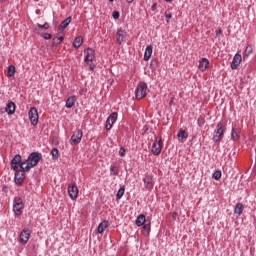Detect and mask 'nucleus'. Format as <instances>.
<instances>
[{
  "label": "nucleus",
  "instance_id": "1",
  "mask_svg": "<svg viewBox=\"0 0 256 256\" xmlns=\"http://www.w3.org/2000/svg\"><path fill=\"white\" fill-rule=\"evenodd\" d=\"M11 169L15 171L14 181L16 185H22L23 181H25V165H27V162H23V158H21V155L16 154L14 158L10 162Z\"/></svg>",
  "mask_w": 256,
  "mask_h": 256
},
{
  "label": "nucleus",
  "instance_id": "2",
  "mask_svg": "<svg viewBox=\"0 0 256 256\" xmlns=\"http://www.w3.org/2000/svg\"><path fill=\"white\" fill-rule=\"evenodd\" d=\"M43 159V155L39 152H32L27 160L24 162L26 163L24 166V171H31L32 167H35L39 164V162Z\"/></svg>",
  "mask_w": 256,
  "mask_h": 256
},
{
  "label": "nucleus",
  "instance_id": "3",
  "mask_svg": "<svg viewBox=\"0 0 256 256\" xmlns=\"http://www.w3.org/2000/svg\"><path fill=\"white\" fill-rule=\"evenodd\" d=\"M137 227H143L144 237H149L151 233V220H147L145 214H140L136 219Z\"/></svg>",
  "mask_w": 256,
  "mask_h": 256
},
{
  "label": "nucleus",
  "instance_id": "4",
  "mask_svg": "<svg viewBox=\"0 0 256 256\" xmlns=\"http://www.w3.org/2000/svg\"><path fill=\"white\" fill-rule=\"evenodd\" d=\"M147 96V83L140 82L135 90V97L138 101H141L144 97Z\"/></svg>",
  "mask_w": 256,
  "mask_h": 256
},
{
  "label": "nucleus",
  "instance_id": "5",
  "mask_svg": "<svg viewBox=\"0 0 256 256\" xmlns=\"http://www.w3.org/2000/svg\"><path fill=\"white\" fill-rule=\"evenodd\" d=\"M224 133H225V128L223 126V123L220 122L216 126V130L213 135V141L215 143H219V141H221V139H223Z\"/></svg>",
  "mask_w": 256,
  "mask_h": 256
},
{
  "label": "nucleus",
  "instance_id": "6",
  "mask_svg": "<svg viewBox=\"0 0 256 256\" xmlns=\"http://www.w3.org/2000/svg\"><path fill=\"white\" fill-rule=\"evenodd\" d=\"M24 207L25 206L23 205V200L21 199V197H15L13 204V211L15 215H21L23 213Z\"/></svg>",
  "mask_w": 256,
  "mask_h": 256
},
{
  "label": "nucleus",
  "instance_id": "7",
  "mask_svg": "<svg viewBox=\"0 0 256 256\" xmlns=\"http://www.w3.org/2000/svg\"><path fill=\"white\" fill-rule=\"evenodd\" d=\"M163 149V139L160 137L158 140L155 138V142L152 144L151 152L153 155H161Z\"/></svg>",
  "mask_w": 256,
  "mask_h": 256
},
{
  "label": "nucleus",
  "instance_id": "8",
  "mask_svg": "<svg viewBox=\"0 0 256 256\" xmlns=\"http://www.w3.org/2000/svg\"><path fill=\"white\" fill-rule=\"evenodd\" d=\"M28 115H29L30 123L32 125L35 126L39 123V112H37V108L32 107L29 110Z\"/></svg>",
  "mask_w": 256,
  "mask_h": 256
},
{
  "label": "nucleus",
  "instance_id": "9",
  "mask_svg": "<svg viewBox=\"0 0 256 256\" xmlns=\"http://www.w3.org/2000/svg\"><path fill=\"white\" fill-rule=\"evenodd\" d=\"M81 139H83V131L78 129L71 136L70 144L71 145H79V143H81Z\"/></svg>",
  "mask_w": 256,
  "mask_h": 256
},
{
  "label": "nucleus",
  "instance_id": "10",
  "mask_svg": "<svg viewBox=\"0 0 256 256\" xmlns=\"http://www.w3.org/2000/svg\"><path fill=\"white\" fill-rule=\"evenodd\" d=\"M29 237H31V231L28 228H24L19 237V241L22 245H27L29 241Z\"/></svg>",
  "mask_w": 256,
  "mask_h": 256
},
{
  "label": "nucleus",
  "instance_id": "11",
  "mask_svg": "<svg viewBox=\"0 0 256 256\" xmlns=\"http://www.w3.org/2000/svg\"><path fill=\"white\" fill-rule=\"evenodd\" d=\"M68 195L71 199H75L79 195V188H77V184H69L68 185Z\"/></svg>",
  "mask_w": 256,
  "mask_h": 256
},
{
  "label": "nucleus",
  "instance_id": "12",
  "mask_svg": "<svg viewBox=\"0 0 256 256\" xmlns=\"http://www.w3.org/2000/svg\"><path fill=\"white\" fill-rule=\"evenodd\" d=\"M117 121V112H113L106 120V130L110 131L113 124Z\"/></svg>",
  "mask_w": 256,
  "mask_h": 256
},
{
  "label": "nucleus",
  "instance_id": "13",
  "mask_svg": "<svg viewBox=\"0 0 256 256\" xmlns=\"http://www.w3.org/2000/svg\"><path fill=\"white\" fill-rule=\"evenodd\" d=\"M84 55L85 63H89L93 61V59H95V50H93L92 48H87L86 50H84Z\"/></svg>",
  "mask_w": 256,
  "mask_h": 256
},
{
  "label": "nucleus",
  "instance_id": "14",
  "mask_svg": "<svg viewBox=\"0 0 256 256\" xmlns=\"http://www.w3.org/2000/svg\"><path fill=\"white\" fill-rule=\"evenodd\" d=\"M127 37V31L123 30V29H118L117 33H116V41L119 45H121L122 43H124L125 38Z\"/></svg>",
  "mask_w": 256,
  "mask_h": 256
},
{
  "label": "nucleus",
  "instance_id": "15",
  "mask_svg": "<svg viewBox=\"0 0 256 256\" xmlns=\"http://www.w3.org/2000/svg\"><path fill=\"white\" fill-rule=\"evenodd\" d=\"M241 61H243V57H241V54L237 53L235 54L232 63H231V69L235 70L241 65Z\"/></svg>",
  "mask_w": 256,
  "mask_h": 256
},
{
  "label": "nucleus",
  "instance_id": "16",
  "mask_svg": "<svg viewBox=\"0 0 256 256\" xmlns=\"http://www.w3.org/2000/svg\"><path fill=\"white\" fill-rule=\"evenodd\" d=\"M146 189H153V176L146 175L143 179Z\"/></svg>",
  "mask_w": 256,
  "mask_h": 256
},
{
  "label": "nucleus",
  "instance_id": "17",
  "mask_svg": "<svg viewBox=\"0 0 256 256\" xmlns=\"http://www.w3.org/2000/svg\"><path fill=\"white\" fill-rule=\"evenodd\" d=\"M72 18L71 16L67 17L65 20H63L60 25H59V30L60 31H65V29H67V27H69V24L71 23Z\"/></svg>",
  "mask_w": 256,
  "mask_h": 256
},
{
  "label": "nucleus",
  "instance_id": "18",
  "mask_svg": "<svg viewBox=\"0 0 256 256\" xmlns=\"http://www.w3.org/2000/svg\"><path fill=\"white\" fill-rule=\"evenodd\" d=\"M151 55H153V46L148 45L145 49L144 61H149L151 59Z\"/></svg>",
  "mask_w": 256,
  "mask_h": 256
},
{
  "label": "nucleus",
  "instance_id": "19",
  "mask_svg": "<svg viewBox=\"0 0 256 256\" xmlns=\"http://www.w3.org/2000/svg\"><path fill=\"white\" fill-rule=\"evenodd\" d=\"M5 111L8 113V115H13V113H15V104L13 101L7 103Z\"/></svg>",
  "mask_w": 256,
  "mask_h": 256
},
{
  "label": "nucleus",
  "instance_id": "20",
  "mask_svg": "<svg viewBox=\"0 0 256 256\" xmlns=\"http://www.w3.org/2000/svg\"><path fill=\"white\" fill-rule=\"evenodd\" d=\"M178 141H185V139H187V137H189V133L183 129H180L178 134Z\"/></svg>",
  "mask_w": 256,
  "mask_h": 256
},
{
  "label": "nucleus",
  "instance_id": "21",
  "mask_svg": "<svg viewBox=\"0 0 256 256\" xmlns=\"http://www.w3.org/2000/svg\"><path fill=\"white\" fill-rule=\"evenodd\" d=\"M208 65H209V60L207 58H202L201 61L199 62V69L201 71H205Z\"/></svg>",
  "mask_w": 256,
  "mask_h": 256
},
{
  "label": "nucleus",
  "instance_id": "22",
  "mask_svg": "<svg viewBox=\"0 0 256 256\" xmlns=\"http://www.w3.org/2000/svg\"><path fill=\"white\" fill-rule=\"evenodd\" d=\"M109 227V221L104 220L103 222H101L98 226V233H103V231H105V229H107Z\"/></svg>",
  "mask_w": 256,
  "mask_h": 256
},
{
  "label": "nucleus",
  "instance_id": "23",
  "mask_svg": "<svg viewBox=\"0 0 256 256\" xmlns=\"http://www.w3.org/2000/svg\"><path fill=\"white\" fill-rule=\"evenodd\" d=\"M83 45V37L78 36L74 39L73 42V47H75L76 49H79V47Z\"/></svg>",
  "mask_w": 256,
  "mask_h": 256
},
{
  "label": "nucleus",
  "instance_id": "24",
  "mask_svg": "<svg viewBox=\"0 0 256 256\" xmlns=\"http://www.w3.org/2000/svg\"><path fill=\"white\" fill-rule=\"evenodd\" d=\"M63 39H65L64 36H56L52 40L53 47H56V45H60V43H63Z\"/></svg>",
  "mask_w": 256,
  "mask_h": 256
},
{
  "label": "nucleus",
  "instance_id": "25",
  "mask_svg": "<svg viewBox=\"0 0 256 256\" xmlns=\"http://www.w3.org/2000/svg\"><path fill=\"white\" fill-rule=\"evenodd\" d=\"M75 105V96H71L66 101V107L67 109H71Z\"/></svg>",
  "mask_w": 256,
  "mask_h": 256
},
{
  "label": "nucleus",
  "instance_id": "26",
  "mask_svg": "<svg viewBox=\"0 0 256 256\" xmlns=\"http://www.w3.org/2000/svg\"><path fill=\"white\" fill-rule=\"evenodd\" d=\"M243 209H245V207L243 206L242 203H238L235 208H234V213L236 215H241V213H243Z\"/></svg>",
  "mask_w": 256,
  "mask_h": 256
},
{
  "label": "nucleus",
  "instance_id": "27",
  "mask_svg": "<svg viewBox=\"0 0 256 256\" xmlns=\"http://www.w3.org/2000/svg\"><path fill=\"white\" fill-rule=\"evenodd\" d=\"M110 175H114V176L119 175V167L115 165L110 166Z\"/></svg>",
  "mask_w": 256,
  "mask_h": 256
},
{
  "label": "nucleus",
  "instance_id": "28",
  "mask_svg": "<svg viewBox=\"0 0 256 256\" xmlns=\"http://www.w3.org/2000/svg\"><path fill=\"white\" fill-rule=\"evenodd\" d=\"M13 75H15V66L10 65L8 66V69H7V76L13 77Z\"/></svg>",
  "mask_w": 256,
  "mask_h": 256
},
{
  "label": "nucleus",
  "instance_id": "29",
  "mask_svg": "<svg viewBox=\"0 0 256 256\" xmlns=\"http://www.w3.org/2000/svg\"><path fill=\"white\" fill-rule=\"evenodd\" d=\"M253 53V46L248 45L244 51V57H249Z\"/></svg>",
  "mask_w": 256,
  "mask_h": 256
},
{
  "label": "nucleus",
  "instance_id": "30",
  "mask_svg": "<svg viewBox=\"0 0 256 256\" xmlns=\"http://www.w3.org/2000/svg\"><path fill=\"white\" fill-rule=\"evenodd\" d=\"M123 195H125V187H120V189L118 190V192L116 194V198L121 199V197H123Z\"/></svg>",
  "mask_w": 256,
  "mask_h": 256
},
{
  "label": "nucleus",
  "instance_id": "31",
  "mask_svg": "<svg viewBox=\"0 0 256 256\" xmlns=\"http://www.w3.org/2000/svg\"><path fill=\"white\" fill-rule=\"evenodd\" d=\"M197 123H198V127H203V125H205V116L203 115L199 116Z\"/></svg>",
  "mask_w": 256,
  "mask_h": 256
},
{
  "label": "nucleus",
  "instance_id": "32",
  "mask_svg": "<svg viewBox=\"0 0 256 256\" xmlns=\"http://www.w3.org/2000/svg\"><path fill=\"white\" fill-rule=\"evenodd\" d=\"M231 137L234 141H239V133L235 131V129L232 128Z\"/></svg>",
  "mask_w": 256,
  "mask_h": 256
},
{
  "label": "nucleus",
  "instance_id": "33",
  "mask_svg": "<svg viewBox=\"0 0 256 256\" xmlns=\"http://www.w3.org/2000/svg\"><path fill=\"white\" fill-rule=\"evenodd\" d=\"M51 155L54 159H59V150L57 148H53L51 150Z\"/></svg>",
  "mask_w": 256,
  "mask_h": 256
},
{
  "label": "nucleus",
  "instance_id": "34",
  "mask_svg": "<svg viewBox=\"0 0 256 256\" xmlns=\"http://www.w3.org/2000/svg\"><path fill=\"white\" fill-rule=\"evenodd\" d=\"M213 179H216V181H219V179H221V170H216L213 173Z\"/></svg>",
  "mask_w": 256,
  "mask_h": 256
},
{
  "label": "nucleus",
  "instance_id": "35",
  "mask_svg": "<svg viewBox=\"0 0 256 256\" xmlns=\"http://www.w3.org/2000/svg\"><path fill=\"white\" fill-rule=\"evenodd\" d=\"M37 27H39V29H49V23L47 22H45L44 24L37 23Z\"/></svg>",
  "mask_w": 256,
  "mask_h": 256
},
{
  "label": "nucleus",
  "instance_id": "36",
  "mask_svg": "<svg viewBox=\"0 0 256 256\" xmlns=\"http://www.w3.org/2000/svg\"><path fill=\"white\" fill-rule=\"evenodd\" d=\"M43 39H53V35L49 34V33H44L42 34Z\"/></svg>",
  "mask_w": 256,
  "mask_h": 256
},
{
  "label": "nucleus",
  "instance_id": "37",
  "mask_svg": "<svg viewBox=\"0 0 256 256\" xmlns=\"http://www.w3.org/2000/svg\"><path fill=\"white\" fill-rule=\"evenodd\" d=\"M112 17H113V19H118L120 17L119 11L112 12Z\"/></svg>",
  "mask_w": 256,
  "mask_h": 256
},
{
  "label": "nucleus",
  "instance_id": "38",
  "mask_svg": "<svg viewBox=\"0 0 256 256\" xmlns=\"http://www.w3.org/2000/svg\"><path fill=\"white\" fill-rule=\"evenodd\" d=\"M125 153H126L125 148L121 147L120 150H119L120 157H125Z\"/></svg>",
  "mask_w": 256,
  "mask_h": 256
},
{
  "label": "nucleus",
  "instance_id": "39",
  "mask_svg": "<svg viewBox=\"0 0 256 256\" xmlns=\"http://www.w3.org/2000/svg\"><path fill=\"white\" fill-rule=\"evenodd\" d=\"M165 17H166L167 23H169V19H171V17H173V15L171 14V12H169V13L165 12Z\"/></svg>",
  "mask_w": 256,
  "mask_h": 256
},
{
  "label": "nucleus",
  "instance_id": "40",
  "mask_svg": "<svg viewBox=\"0 0 256 256\" xmlns=\"http://www.w3.org/2000/svg\"><path fill=\"white\" fill-rule=\"evenodd\" d=\"M177 217H179V214H177V212H173V213H172V219H173V221H177Z\"/></svg>",
  "mask_w": 256,
  "mask_h": 256
},
{
  "label": "nucleus",
  "instance_id": "41",
  "mask_svg": "<svg viewBox=\"0 0 256 256\" xmlns=\"http://www.w3.org/2000/svg\"><path fill=\"white\" fill-rule=\"evenodd\" d=\"M222 33H223V30H221V28L216 30V36L217 37H219V35H221Z\"/></svg>",
  "mask_w": 256,
  "mask_h": 256
},
{
  "label": "nucleus",
  "instance_id": "42",
  "mask_svg": "<svg viewBox=\"0 0 256 256\" xmlns=\"http://www.w3.org/2000/svg\"><path fill=\"white\" fill-rule=\"evenodd\" d=\"M155 9H157V4H153V5L151 6V10H152V11H155Z\"/></svg>",
  "mask_w": 256,
  "mask_h": 256
},
{
  "label": "nucleus",
  "instance_id": "43",
  "mask_svg": "<svg viewBox=\"0 0 256 256\" xmlns=\"http://www.w3.org/2000/svg\"><path fill=\"white\" fill-rule=\"evenodd\" d=\"M93 69H95V65L90 64V71H93Z\"/></svg>",
  "mask_w": 256,
  "mask_h": 256
},
{
  "label": "nucleus",
  "instance_id": "44",
  "mask_svg": "<svg viewBox=\"0 0 256 256\" xmlns=\"http://www.w3.org/2000/svg\"><path fill=\"white\" fill-rule=\"evenodd\" d=\"M173 101H174V98L172 97L169 104L173 105Z\"/></svg>",
  "mask_w": 256,
  "mask_h": 256
},
{
  "label": "nucleus",
  "instance_id": "45",
  "mask_svg": "<svg viewBox=\"0 0 256 256\" xmlns=\"http://www.w3.org/2000/svg\"><path fill=\"white\" fill-rule=\"evenodd\" d=\"M128 3H133L135 0H126Z\"/></svg>",
  "mask_w": 256,
  "mask_h": 256
},
{
  "label": "nucleus",
  "instance_id": "46",
  "mask_svg": "<svg viewBox=\"0 0 256 256\" xmlns=\"http://www.w3.org/2000/svg\"><path fill=\"white\" fill-rule=\"evenodd\" d=\"M167 3H171V1H173V0H165Z\"/></svg>",
  "mask_w": 256,
  "mask_h": 256
},
{
  "label": "nucleus",
  "instance_id": "47",
  "mask_svg": "<svg viewBox=\"0 0 256 256\" xmlns=\"http://www.w3.org/2000/svg\"><path fill=\"white\" fill-rule=\"evenodd\" d=\"M0 1L3 3V2H5V1H7V0H0Z\"/></svg>",
  "mask_w": 256,
  "mask_h": 256
},
{
  "label": "nucleus",
  "instance_id": "48",
  "mask_svg": "<svg viewBox=\"0 0 256 256\" xmlns=\"http://www.w3.org/2000/svg\"><path fill=\"white\" fill-rule=\"evenodd\" d=\"M150 65H151V67H153V61L151 62V64H150Z\"/></svg>",
  "mask_w": 256,
  "mask_h": 256
},
{
  "label": "nucleus",
  "instance_id": "49",
  "mask_svg": "<svg viewBox=\"0 0 256 256\" xmlns=\"http://www.w3.org/2000/svg\"><path fill=\"white\" fill-rule=\"evenodd\" d=\"M110 1V3H113V0H109Z\"/></svg>",
  "mask_w": 256,
  "mask_h": 256
}]
</instances>
